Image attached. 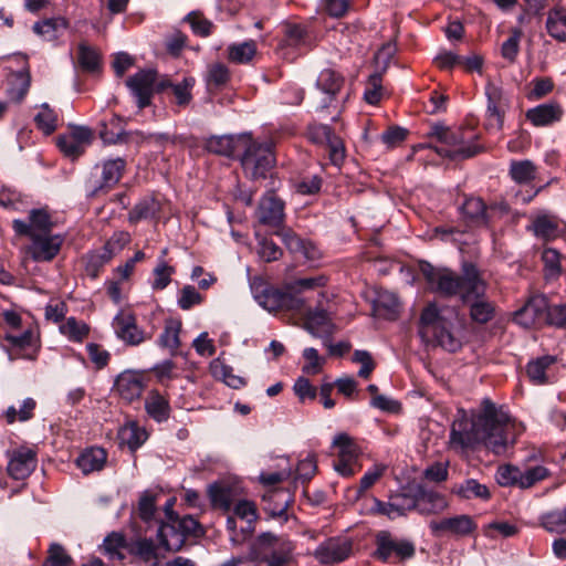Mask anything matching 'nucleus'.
<instances>
[{
	"label": "nucleus",
	"instance_id": "f257e3e1",
	"mask_svg": "<svg viewBox=\"0 0 566 566\" xmlns=\"http://www.w3.org/2000/svg\"><path fill=\"white\" fill-rule=\"evenodd\" d=\"M520 432L521 430L517 431L516 424L510 420L509 416L485 398L482 400L481 410L472 417L471 421L464 417L453 421L450 440L462 448L483 443L493 453L503 454L515 443Z\"/></svg>",
	"mask_w": 566,
	"mask_h": 566
},
{
	"label": "nucleus",
	"instance_id": "f03ea898",
	"mask_svg": "<svg viewBox=\"0 0 566 566\" xmlns=\"http://www.w3.org/2000/svg\"><path fill=\"white\" fill-rule=\"evenodd\" d=\"M461 270V274H458L447 268L427 264L422 268V273L431 290L442 296H459L463 303H468L471 298L484 295L486 283L479 269L471 262H464Z\"/></svg>",
	"mask_w": 566,
	"mask_h": 566
},
{
	"label": "nucleus",
	"instance_id": "7ed1b4c3",
	"mask_svg": "<svg viewBox=\"0 0 566 566\" xmlns=\"http://www.w3.org/2000/svg\"><path fill=\"white\" fill-rule=\"evenodd\" d=\"M420 333L443 349L455 353L463 344L464 321L454 307L429 304L420 316Z\"/></svg>",
	"mask_w": 566,
	"mask_h": 566
},
{
	"label": "nucleus",
	"instance_id": "20e7f679",
	"mask_svg": "<svg viewBox=\"0 0 566 566\" xmlns=\"http://www.w3.org/2000/svg\"><path fill=\"white\" fill-rule=\"evenodd\" d=\"M294 551L295 544L287 536L271 532L260 534L253 544L255 559L265 566H290Z\"/></svg>",
	"mask_w": 566,
	"mask_h": 566
},
{
	"label": "nucleus",
	"instance_id": "39448f33",
	"mask_svg": "<svg viewBox=\"0 0 566 566\" xmlns=\"http://www.w3.org/2000/svg\"><path fill=\"white\" fill-rule=\"evenodd\" d=\"M428 136L442 144L440 147H434L436 153L451 160L471 158L480 151L479 146L467 142L464 132L461 129H451L437 124L431 126Z\"/></svg>",
	"mask_w": 566,
	"mask_h": 566
},
{
	"label": "nucleus",
	"instance_id": "423d86ee",
	"mask_svg": "<svg viewBox=\"0 0 566 566\" xmlns=\"http://www.w3.org/2000/svg\"><path fill=\"white\" fill-rule=\"evenodd\" d=\"M240 161L245 176L252 180L265 179L274 166L275 159L271 144L258 143L249 135Z\"/></svg>",
	"mask_w": 566,
	"mask_h": 566
},
{
	"label": "nucleus",
	"instance_id": "0eeeda50",
	"mask_svg": "<svg viewBox=\"0 0 566 566\" xmlns=\"http://www.w3.org/2000/svg\"><path fill=\"white\" fill-rule=\"evenodd\" d=\"M333 447L338 449L337 460L334 462L335 471L344 478L354 475L360 453L354 439L347 433H338L333 440Z\"/></svg>",
	"mask_w": 566,
	"mask_h": 566
},
{
	"label": "nucleus",
	"instance_id": "6e6552de",
	"mask_svg": "<svg viewBox=\"0 0 566 566\" xmlns=\"http://www.w3.org/2000/svg\"><path fill=\"white\" fill-rule=\"evenodd\" d=\"M28 254L35 262H51L61 251L65 237L60 233H41L28 237Z\"/></svg>",
	"mask_w": 566,
	"mask_h": 566
},
{
	"label": "nucleus",
	"instance_id": "1a4fd4ad",
	"mask_svg": "<svg viewBox=\"0 0 566 566\" xmlns=\"http://www.w3.org/2000/svg\"><path fill=\"white\" fill-rule=\"evenodd\" d=\"M514 322L525 328L547 324V298L544 295H533L515 312Z\"/></svg>",
	"mask_w": 566,
	"mask_h": 566
},
{
	"label": "nucleus",
	"instance_id": "9d476101",
	"mask_svg": "<svg viewBox=\"0 0 566 566\" xmlns=\"http://www.w3.org/2000/svg\"><path fill=\"white\" fill-rule=\"evenodd\" d=\"M156 80L157 72L155 70H142L126 80V85L136 98L137 106L140 109L150 105Z\"/></svg>",
	"mask_w": 566,
	"mask_h": 566
},
{
	"label": "nucleus",
	"instance_id": "9b49d317",
	"mask_svg": "<svg viewBox=\"0 0 566 566\" xmlns=\"http://www.w3.org/2000/svg\"><path fill=\"white\" fill-rule=\"evenodd\" d=\"M147 386V376L143 371L124 370L114 384V391L125 401L138 400Z\"/></svg>",
	"mask_w": 566,
	"mask_h": 566
},
{
	"label": "nucleus",
	"instance_id": "f8f14e48",
	"mask_svg": "<svg viewBox=\"0 0 566 566\" xmlns=\"http://www.w3.org/2000/svg\"><path fill=\"white\" fill-rule=\"evenodd\" d=\"M374 510L379 514L388 516L390 520L406 516L409 512L415 511L413 486L390 495L388 502L376 499Z\"/></svg>",
	"mask_w": 566,
	"mask_h": 566
},
{
	"label": "nucleus",
	"instance_id": "ddd939ff",
	"mask_svg": "<svg viewBox=\"0 0 566 566\" xmlns=\"http://www.w3.org/2000/svg\"><path fill=\"white\" fill-rule=\"evenodd\" d=\"M28 219V221L20 219L12 221V228L18 235L31 237L52 232L54 223L46 209L40 208L30 210Z\"/></svg>",
	"mask_w": 566,
	"mask_h": 566
},
{
	"label": "nucleus",
	"instance_id": "4468645a",
	"mask_svg": "<svg viewBox=\"0 0 566 566\" xmlns=\"http://www.w3.org/2000/svg\"><path fill=\"white\" fill-rule=\"evenodd\" d=\"M415 511L421 515H436L446 511L449 503L446 496L422 484L413 485Z\"/></svg>",
	"mask_w": 566,
	"mask_h": 566
},
{
	"label": "nucleus",
	"instance_id": "2eb2a0df",
	"mask_svg": "<svg viewBox=\"0 0 566 566\" xmlns=\"http://www.w3.org/2000/svg\"><path fill=\"white\" fill-rule=\"evenodd\" d=\"M416 553L415 545L407 539H392L388 535L380 536L377 542L375 557L384 563L395 555L399 560L409 559Z\"/></svg>",
	"mask_w": 566,
	"mask_h": 566
},
{
	"label": "nucleus",
	"instance_id": "dca6fc26",
	"mask_svg": "<svg viewBox=\"0 0 566 566\" xmlns=\"http://www.w3.org/2000/svg\"><path fill=\"white\" fill-rule=\"evenodd\" d=\"M256 218L260 223L270 227L279 228L284 222V202L275 196L274 192H268L260 200Z\"/></svg>",
	"mask_w": 566,
	"mask_h": 566
},
{
	"label": "nucleus",
	"instance_id": "f3484780",
	"mask_svg": "<svg viewBox=\"0 0 566 566\" xmlns=\"http://www.w3.org/2000/svg\"><path fill=\"white\" fill-rule=\"evenodd\" d=\"M429 527L436 536L444 534L467 536L476 528V524L471 516L463 514L442 518L440 521H431Z\"/></svg>",
	"mask_w": 566,
	"mask_h": 566
},
{
	"label": "nucleus",
	"instance_id": "a211bd4d",
	"mask_svg": "<svg viewBox=\"0 0 566 566\" xmlns=\"http://www.w3.org/2000/svg\"><path fill=\"white\" fill-rule=\"evenodd\" d=\"M254 300L260 306L269 312H276L284 307L285 292L270 286L261 279H254L251 283Z\"/></svg>",
	"mask_w": 566,
	"mask_h": 566
},
{
	"label": "nucleus",
	"instance_id": "6ab92c4d",
	"mask_svg": "<svg viewBox=\"0 0 566 566\" xmlns=\"http://www.w3.org/2000/svg\"><path fill=\"white\" fill-rule=\"evenodd\" d=\"M352 553V543L347 539L329 538L314 552V557L321 564H336L345 560Z\"/></svg>",
	"mask_w": 566,
	"mask_h": 566
},
{
	"label": "nucleus",
	"instance_id": "aec40b11",
	"mask_svg": "<svg viewBox=\"0 0 566 566\" xmlns=\"http://www.w3.org/2000/svg\"><path fill=\"white\" fill-rule=\"evenodd\" d=\"M36 453L28 448L14 450L9 459L8 474L14 480L28 478L36 467Z\"/></svg>",
	"mask_w": 566,
	"mask_h": 566
},
{
	"label": "nucleus",
	"instance_id": "412c9836",
	"mask_svg": "<svg viewBox=\"0 0 566 566\" xmlns=\"http://www.w3.org/2000/svg\"><path fill=\"white\" fill-rule=\"evenodd\" d=\"M113 327L116 336L127 345L137 346L145 339L144 332L138 328L135 317L129 313H118L114 317Z\"/></svg>",
	"mask_w": 566,
	"mask_h": 566
},
{
	"label": "nucleus",
	"instance_id": "4be33fe9",
	"mask_svg": "<svg viewBox=\"0 0 566 566\" xmlns=\"http://www.w3.org/2000/svg\"><path fill=\"white\" fill-rule=\"evenodd\" d=\"M293 494L286 490L272 489L268 491L262 499L263 510L271 517L283 518L287 521V509L293 503Z\"/></svg>",
	"mask_w": 566,
	"mask_h": 566
},
{
	"label": "nucleus",
	"instance_id": "5701e85b",
	"mask_svg": "<svg viewBox=\"0 0 566 566\" xmlns=\"http://www.w3.org/2000/svg\"><path fill=\"white\" fill-rule=\"evenodd\" d=\"M285 247L296 258H303L305 261L315 262L321 259L319 249L312 242L296 235L291 230L282 232Z\"/></svg>",
	"mask_w": 566,
	"mask_h": 566
},
{
	"label": "nucleus",
	"instance_id": "b1692460",
	"mask_svg": "<svg viewBox=\"0 0 566 566\" xmlns=\"http://www.w3.org/2000/svg\"><path fill=\"white\" fill-rule=\"evenodd\" d=\"M247 143H249L248 134L213 136L206 142V148L210 153L230 157L241 151Z\"/></svg>",
	"mask_w": 566,
	"mask_h": 566
},
{
	"label": "nucleus",
	"instance_id": "393cba45",
	"mask_svg": "<svg viewBox=\"0 0 566 566\" xmlns=\"http://www.w3.org/2000/svg\"><path fill=\"white\" fill-rule=\"evenodd\" d=\"M145 411L154 421L161 423L169 419L171 407L167 397L153 389L145 398Z\"/></svg>",
	"mask_w": 566,
	"mask_h": 566
},
{
	"label": "nucleus",
	"instance_id": "a878e982",
	"mask_svg": "<svg viewBox=\"0 0 566 566\" xmlns=\"http://www.w3.org/2000/svg\"><path fill=\"white\" fill-rule=\"evenodd\" d=\"M563 109L557 103H545L526 112V118L534 126H548L562 118Z\"/></svg>",
	"mask_w": 566,
	"mask_h": 566
},
{
	"label": "nucleus",
	"instance_id": "bb28decb",
	"mask_svg": "<svg viewBox=\"0 0 566 566\" xmlns=\"http://www.w3.org/2000/svg\"><path fill=\"white\" fill-rule=\"evenodd\" d=\"M158 539L160 545L170 552H177L182 548L186 543L180 528L176 524L174 516H169V521L161 523L158 528Z\"/></svg>",
	"mask_w": 566,
	"mask_h": 566
},
{
	"label": "nucleus",
	"instance_id": "cd10ccee",
	"mask_svg": "<svg viewBox=\"0 0 566 566\" xmlns=\"http://www.w3.org/2000/svg\"><path fill=\"white\" fill-rule=\"evenodd\" d=\"M31 86V74L29 67L12 73L8 78L7 95L14 103H21L27 96Z\"/></svg>",
	"mask_w": 566,
	"mask_h": 566
},
{
	"label": "nucleus",
	"instance_id": "c85d7f7f",
	"mask_svg": "<svg viewBox=\"0 0 566 566\" xmlns=\"http://www.w3.org/2000/svg\"><path fill=\"white\" fill-rule=\"evenodd\" d=\"M488 96V125L501 129L503 126L504 103L502 101V92L493 86L486 87Z\"/></svg>",
	"mask_w": 566,
	"mask_h": 566
},
{
	"label": "nucleus",
	"instance_id": "c756f323",
	"mask_svg": "<svg viewBox=\"0 0 566 566\" xmlns=\"http://www.w3.org/2000/svg\"><path fill=\"white\" fill-rule=\"evenodd\" d=\"M126 168V161L123 158L105 160L102 165V182L97 190L111 189L120 180Z\"/></svg>",
	"mask_w": 566,
	"mask_h": 566
},
{
	"label": "nucleus",
	"instance_id": "7c9ffc66",
	"mask_svg": "<svg viewBox=\"0 0 566 566\" xmlns=\"http://www.w3.org/2000/svg\"><path fill=\"white\" fill-rule=\"evenodd\" d=\"M107 453L102 448H90L76 460V464L84 474L101 471L106 463Z\"/></svg>",
	"mask_w": 566,
	"mask_h": 566
},
{
	"label": "nucleus",
	"instance_id": "2f4dec72",
	"mask_svg": "<svg viewBox=\"0 0 566 566\" xmlns=\"http://www.w3.org/2000/svg\"><path fill=\"white\" fill-rule=\"evenodd\" d=\"M234 515L235 517H239L240 520L244 521L247 524L245 526L241 527L242 538L232 537V542L241 543L245 538H248L252 533V524L255 522L258 517L256 507L253 502L239 501L234 506Z\"/></svg>",
	"mask_w": 566,
	"mask_h": 566
},
{
	"label": "nucleus",
	"instance_id": "473e14b6",
	"mask_svg": "<svg viewBox=\"0 0 566 566\" xmlns=\"http://www.w3.org/2000/svg\"><path fill=\"white\" fill-rule=\"evenodd\" d=\"M208 494L212 506L224 512L230 511L235 499L233 488L223 483H214L210 485Z\"/></svg>",
	"mask_w": 566,
	"mask_h": 566
},
{
	"label": "nucleus",
	"instance_id": "72a5a7b5",
	"mask_svg": "<svg viewBox=\"0 0 566 566\" xmlns=\"http://www.w3.org/2000/svg\"><path fill=\"white\" fill-rule=\"evenodd\" d=\"M533 230L536 237L553 240L562 232L560 221L555 216L542 214L534 220Z\"/></svg>",
	"mask_w": 566,
	"mask_h": 566
},
{
	"label": "nucleus",
	"instance_id": "f704fd0d",
	"mask_svg": "<svg viewBox=\"0 0 566 566\" xmlns=\"http://www.w3.org/2000/svg\"><path fill=\"white\" fill-rule=\"evenodd\" d=\"M69 22L62 17L45 19L33 24L34 33L43 36L48 41L56 40L61 33L66 30Z\"/></svg>",
	"mask_w": 566,
	"mask_h": 566
},
{
	"label": "nucleus",
	"instance_id": "c9c22d12",
	"mask_svg": "<svg viewBox=\"0 0 566 566\" xmlns=\"http://www.w3.org/2000/svg\"><path fill=\"white\" fill-rule=\"evenodd\" d=\"M556 363V357L545 355L531 360L526 366V374L531 381L535 385L546 384L548 378L546 375L547 369Z\"/></svg>",
	"mask_w": 566,
	"mask_h": 566
},
{
	"label": "nucleus",
	"instance_id": "e433bc0d",
	"mask_svg": "<svg viewBox=\"0 0 566 566\" xmlns=\"http://www.w3.org/2000/svg\"><path fill=\"white\" fill-rule=\"evenodd\" d=\"M147 432L136 422H129L120 428L118 438L122 444H126L130 451L137 450L146 440Z\"/></svg>",
	"mask_w": 566,
	"mask_h": 566
},
{
	"label": "nucleus",
	"instance_id": "4c0bfd02",
	"mask_svg": "<svg viewBox=\"0 0 566 566\" xmlns=\"http://www.w3.org/2000/svg\"><path fill=\"white\" fill-rule=\"evenodd\" d=\"M331 318L325 310L308 311L306 314L304 327L313 336H321L323 333L331 332Z\"/></svg>",
	"mask_w": 566,
	"mask_h": 566
},
{
	"label": "nucleus",
	"instance_id": "58836bf2",
	"mask_svg": "<svg viewBox=\"0 0 566 566\" xmlns=\"http://www.w3.org/2000/svg\"><path fill=\"white\" fill-rule=\"evenodd\" d=\"M228 60L235 64H247L256 54V43L248 40L241 43H233L228 46Z\"/></svg>",
	"mask_w": 566,
	"mask_h": 566
},
{
	"label": "nucleus",
	"instance_id": "ea45409f",
	"mask_svg": "<svg viewBox=\"0 0 566 566\" xmlns=\"http://www.w3.org/2000/svg\"><path fill=\"white\" fill-rule=\"evenodd\" d=\"M546 29L551 36L558 41H566V10L555 8L548 12Z\"/></svg>",
	"mask_w": 566,
	"mask_h": 566
},
{
	"label": "nucleus",
	"instance_id": "a19ab883",
	"mask_svg": "<svg viewBox=\"0 0 566 566\" xmlns=\"http://www.w3.org/2000/svg\"><path fill=\"white\" fill-rule=\"evenodd\" d=\"M316 85L331 101L338 94L343 85V77L335 71L326 69L319 73Z\"/></svg>",
	"mask_w": 566,
	"mask_h": 566
},
{
	"label": "nucleus",
	"instance_id": "79ce46f5",
	"mask_svg": "<svg viewBox=\"0 0 566 566\" xmlns=\"http://www.w3.org/2000/svg\"><path fill=\"white\" fill-rule=\"evenodd\" d=\"M510 176L517 184H527L535 179L536 167L528 159L513 160L510 165Z\"/></svg>",
	"mask_w": 566,
	"mask_h": 566
},
{
	"label": "nucleus",
	"instance_id": "37998d69",
	"mask_svg": "<svg viewBox=\"0 0 566 566\" xmlns=\"http://www.w3.org/2000/svg\"><path fill=\"white\" fill-rule=\"evenodd\" d=\"M539 525L549 533L566 532V507L544 513L539 517Z\"/></svg>",
	"mask_w": 566,
	"mask_h": 566
},
{
	"label": "nucleus",
	"instance_id": "c03bdc74",
	"mask_svg": "<svg viewBox=\"0 0 566 566\" xmlns=\"http://www.w3.org/2000/svg\"><path fill=\"white\" fill-rule=\"evenodd\" d=\"M210 370L214 378L223 380L229 387L238 389L244 384L241 377L233 374L232 367L226 365L219 358L210 364Z\"/></svg>",
	"mask_w": 566,
	"mask_h": 566
},
{
	"label": "nucleus",
	"instance_id": "a18cd8bd",
	"mask_svg": "<svg viewBox=\"0 0 566 566\" xmlns=\"http://www.w3.org/2000/svg\"><path fill=\"white\" fill-rule=\"evenodd\" d=\"M77 64L86 72H95L99 67V54L85 42H81L77 48Z\"/></svg>",
	"mask_w": 566,
	"mask_h": 566
},
{
	"label": "nucleus",
	"instance_id": "49530a36",
	"mask_svg": "<svg viewBox=\"0 0 566 566\" xmlns=\"http://www.w3.org/2000/svg\"><path fill=\"white\" fill-rule=\"evenodd\" d=\"M472 304L470 306L471 318L479 323L485 324L490 322L494 316V305L484 298V295L478 298H471Z\"/></svg>",
	"mask_w": 566,
	"mask_h": 566
},
{
	"label": "nucleus",
	"instance_id": "de8ad7c7",
	"mask_svg": "<svg viewBox=\"0 0 566 566\" xmlns=\"http://www.w3.org/2000/svg\"><path fill=\"white\" fill-rule=\"evenodd\" d=\"M34 122L40 130L45 135H51L57 127V115L48 103H43L34 116Z\"/></svg>",
	"mask_w": 566,
	"mask_h": 566
},
{
	"label": "nucleus",
	"instance_id": "09e8293b",
	"mask_svg": "<svg viewBox=\"0 0 566 566\" xmlns=\"http://www.w3.org/2000/svg\"><path fill=\"white\" fill-rule=\"evenodd\" d=\"M130 553L138 556L143 562L157 566V553L155 544L151 539H138L130 545Z\"/></svg>",
	"mask_w": 566,
	"mask_h": 566
},
{
	"label": "nucleus",
	"instance_id": "8fccbe9b",
	"mask_svg": "<svg viewBox=\"0 0 566 566\" xmlns=\"http://www.w3.org/2000/svg\"><path fill=\"white\" fill-rule=\"evenodd\" d=\"M103 552L109 559L123 560L125 548V537L120 533L113 532L107 535L103 542Z\"/></svg>",
	"mask_w": 566,
	"mask_h": 566
},
{
	"label": "nucleus",
	"instance_id": "3c124183",
	"mask_svg": "<svg viewBox=\"0 0 566 566\" xmlns=\"http://www.w3.org/2000/svg\"><path fill=\"white\" fill-rule=\"evenodd\" d=\"M36 407V401L33 398H25L20 408L17 409L13 406H10L6 411V419L8 423H13L18 421H28L33 417L34 409Z\"/></svg>",
	"mask_w": 566,
	"mask_h": 566
},
{
	"label": "nucleus",
	"instance_id": "603ef678",
	"mask_svg": "<svg viewBox=\"0 0 566 566\" xmlns=\"http://www.w3.org/2000/svg\"><path fill=\"white\" fill-rule=\"evenodd\" d=\"M112 253L102 249L101 251H95L88 253L86 256L85 272L92 277L96 279L104 268L106 263L112 260Z\"/></svg>",
	"mask_w": 566,
	"mask_h": 566
},
{
	"label": "nucleus",
	"instance_id": "864d4df0",
	"mask_svg": "<svg viewBox=\"0 0 566 566\" xmlns=\"http://www.w3.org/2000/svg\"><path fill=\"white\" fill-rule=\"evenodd\" d=\"M455 493L463 499H482L488 500L490 497V492L486 485L479 483L474 479H469L460 484L455 489Z\"/></svg>",
	"mask_w": 566,
	"mask_h": 566
},
{
	"label": "nucleus",
	"instance_id": "5fc2aeb1",
	"mask_svg": "<svg viewBox=\"0 0 566 566\" xmlns=\"http://www.w3.org/2000/svg\"><path fill=\"white\" fill-rule=\"evenodd\" d=\"M157 208V202L154 199H143L129 211L128 221L135 224L140 220L149 219L156 214Z\"/></svg>",
	"mask_w": 566,
	"mask_h": 566
},
{
	"label": "nucleus",
	"instance_id": "6e6d98bb",
	"mask_svg": "<svg viewBox=\"0 0 566 566\" xmlns=\"http://www.w3.org/2000/svg\"><path fill=\"white\" fill-rule=\"evenodd\" d=\"M60 331L72 342H82L88 335V326L78 322L75 317H69L64 324L60 326Z\"/></svg>",
	"mask_w": 566,
	"mask_h": 566
},
{
	"label": "nucleus",
	"instance_id": "4d7b16f0",
	"mask_svg": "<svg viewBox=\"0 0 566 566\" xmlns=\"http://www.w3.org/2000/svg\"><path fill=\"white\" fill-rule=\"evenodd\" d=\"M382 97V75L379 72L373 73L367 82L364 98L368 104L375 105Z\"/></svg>",
	"mask_w": 566,
	"mask_h": 566
},
{
	"label": "nucleus",
	"instance_id": "13d9d810",
	"mask_svg": "<svg viewBox=\"0 0 566 566\" xmlns=\"http://www.w3.org/2000/svg\"><path fill=\"white\" fill-rule=\"evenodd\" d=\"M522 471L512 464L500 465L495 473V480L501 486H520Z\"/></svg>",
	"mask_w": 566,
	"mask_h": 566
},
{
	"label": "nucleus",
	"instance_id": "bf43d9fd",
	"mask_svg": "<svg viewBox=\"0 0 566 566\" xmlns=\"http://www.w3.org/2000/svg\"><path fill=\"white\" fill-rule=\"evenodd\" d=\"M73 558L65 548L57 543H52L48 551V557L42 566H71Z\"/></svg>",
	"mask_w": 566,
	"mask_h": 566
},
{
	"label": "nucleus",
	"instance_id": "052dcab7",
	"mask_svg": "<svg viewBox=\"0 0 566 566\" xmlns=\"http://www.w3.org/2000/svg\"><path fill=\"white\" fill-rule=\"evenodd\" d=\"M181 324L180 322H169L166 324L164 332L159 336V344L163 347L177 349L180 345L179 333Z\"/></svg>",
	"mask_w": 566,
	"mask_h": 566
},
{
	"label": "nucleus",
	"instance_id": "680f3d73",
	"mask_svg": "<svg viewBox=\"0 0 566 566\" xmlns=\"http://www.w3.org/2000/svg\"><path fill=\"white\" fill-rule=\"evenodd\" d=\"M549 476V471L547 468L543 465H536L530 468L525 471H522V478L520 480L521 489H530L536 483L547 479Z\"/></svg>",
	"mask_w": 566,
	"mask_h": 566
},
{
	"label": "nucleus",
	"instance_id": "e2e57ef3",
	"mask_svg": "<svg viewBox=\"0 0 566 566\" xmlns=\"http://www.w3.org/2000/svg\"><path fill=\"white\" fill-rule=\"evenodd\" d=\"M462 213L474 221H485V205L480 198H469L461 207Z\"/></svg>",
	"mask_w": 566,
	"mask_h": 566
},
{
	"label": "nucleus",
	"instance_id": "0e129e2a",
	"mask_svg": "<svg viewBox=\"0 0 566 566\" xmlns=\"http://www.w3.org/2000/svg\"><path fill=\"white\" fill-rule=\"evenodd\" d=\"M174 520L178 527L180 528V532L184 535L185 539H187L188 536L199 537L203 535V528L201 527L199 522L192 516H174Z\"/></svg>",
	"mask_w": 566,
	"mask_h": 566
},
{
	"label": "nucleus",
	"instance_id": "69168bd1",
	"mask_svg": "<svg viewBox=\"0 0 566 566\" xmlns=\"http://www.w3.org/2000/svg\"><path fill=\"white\" fill-rule=\"evenodd\" d=\"M193 85L195 78L192 77H185L180 83L171 85V90L178 105L186 106L190 103L192 98L191 88Z\"/></svg>",
	"mask_w": 566,
	"mask_h": 566
},
{
	"label": "nucleus",
	"instance_id": "338daca9",
	"mask_svg": "<svg viewBox=\"0 0 566 566\" xmlns=\"http://www.w3.org/2000/svg\"><path fill=\"white\" fill-rule=\"evenodd\" d=\"M230 80V71L222 63H214L208 70L207 82L209 86L220 87Z\"/></svg>",
	"mask_w": 566,
	"mask_h": 566
},
{
	"label": "nucleus",
	"instance_id": "774afa93",
	"mask_svg": "<svg viewBox=\"0 0 566 566\" xmlns=\"http://www.w3.org/2000/svg\"><path fill=\"white\" fill-rule=\"evenodd\" d=\"M186 21L190 24L192 32L200 36H208L213 28L212 22L199 12H190Z\"/></svg>",
	"mask_w": 566,
	"mask_h": 566
}]
</instances>
